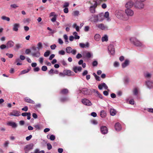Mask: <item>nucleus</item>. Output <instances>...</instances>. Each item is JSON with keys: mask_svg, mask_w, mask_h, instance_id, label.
<instances>
[{"mask_svg": "<svg viewBox=\"0 0 153 153\" xmlns=\"http://www.w3.org/2000/svg\"><path fill=\"white\" fill-rule=\"evenodd\" d=\"M69 5V4L68 2H65L63 6V7L66 8L68 7Z\"/></svg>", "mask_w": 153, "mask_h": 153, "instance_id": "54", "label": "nucleus"}, {"mask_svg": "<svg viewBox=\"0 0 153 153\" xmlns=\"http://www.w3.org/2000/svg\"><path fill=\"white\" fill-rule=\"evenodd\" d=\"M102 42H107L108 41V36L107 35H105L102 38Z\"/></svg>", "mask_w": 153, "mask_h": 153, "instance_id": "35", "label": "nucleus"}, {"mask_svg": "<svg viewBox=\"0 0 153 153\" xmlns=\"http://www.w3.org/2000/svg\"><path fill=\"white\" fill-rule=\"evenodd\" d=\"M92 55V53L90 52H87L85 53V57L88 58H91Z\"/></svg>", "mask_w": 153, "mask_h": 153, "instance_id": "33", "label": "nucleus"}, {"mask_svg": "<svg viewBox=\"0 0 153 153\" xmlns=\"http://www.w3.org/2000/svg\"><path fill=\"white\" fill-rule=\"evenodd\" d=\"M49 139L51 140H53L55 139V136L53 135H51L50 136Z\"/></svg>", "mask_w": 153, "mask_h": 153, "instance_id": "56", "label": "nucleus"}, {"mask_svg": "<svg viewBox=\"0 0 153 153\" xmlns=\"http://www.w3.org/2000/svg\"><path fill=\"white\" fill-rule=\"evenodd\" d=\"M21 48V45L19 44H17L15 45L14 47V49L18 50Z\"/></svg>", "mask_w": 153, "mask_h": 153, "instance_id": "42", "label": "nucleus"}, {"mask_svg": "<svg viewBox=\"0 0 153 153\" xmlns=\"http://www.w3.org/2000/svg\"><path fill=\"white\" fill-rule=\"evenodd\" d=\"M0 48L1 49H2V50H3L6 48H7V45H6L4 44L1 45L0 46Z\"/></svg>", "mask_w": 153, "mask_h": 153, "instance_id": "51", "label": "nucleus"}, {"mask_svg": "<svg viewBox=\"0 0 153 153\" xmlns=\"http://www.w3.org/2000/svg\"><path fill=\"white\" fill-rule=\"evenodd\" d=\"M79 13V11H75L74 12V16H78Z\"/></svg>", "mask_w": 153, "mask_h": 153, "instance_id": "55", "label": "nucleus"}, {"mask_svg": "<svg viewBox=\"0 0 153 153\" xmlns=\"http://www.w3.org/2000/svg\"><path fill=\"white\" fill-rule=\"evenodd\" d=\"M57 16H55L54 17H53L51 19V21L54 22L56 21V18L57 17Z\"/></svg>", "mask_w": 153, "mask_h": 153, "instance_id": "50", "label": "nucleus"}, {"mask_svg": "<svg viewBox=\"0 0 153 153\" xmlns=\"http://www.w3.org/2000/svg\"><path fill=\"white\" fill-rule=\"evenodd\" d=\"M64 72L65 73V75L72 76L74 75V73L70 70H65L64 71Z\"/></svg>", "mask_w": 153, "mask_h": 153, "instance_id": "17", "label": "nucleus"}, {"mask_svg": "<svg viewBox=\"0 0 153 153\" xmlns=\"http://www.w3.org/2000/svg\"><path fill=\"white\" fill-rule=\"evenodd\" d=\"M80 92H82L84 94H89L90 92L87 88H84L82 89L79 90Z\"/></svg>", "mask_w": 153, "mask_h": 153, "instance_id": "20", "label": "nucleus"}, {"mask_svg": "<svg viewBox=\"0 0 153 153\" xmlns=\"http://www.w3.org/2000/svg\"><path fill=\"white\" fill-rule=\"evenodd\" d=\"M90 10L91 13H95V8L93 6H91L90 8Z\"/></svg>", "mask_w": 153, "mask_h": 153, "instance_id": "34", "label": "nucleus"}, {"mask_svg": "<svg viewBox=\"0 0 153 153\" xmlns=\"http://www.w3.org/2000/svg\"><path fill=\"white\" fill-rule=\"evenodd\" d=\"M47 67L46 66H43L42 67V70L43 71H46L47 70Z\"/></svg>", "mask_w": 153, "mask_h": 153, "instance_id": "53", "label": "nucleus"}, {"mask_svg": "<svg viewBox=\"0 0 153 153\" xmlns=\"http://www.w3.org/2000/svg\"><path fill=\"white\" fill-rule=\"evenodd\" d=\"M110 114L112 116H114L116 114V111L114 109L111 108L110 110Z\"/></svg>", "mask_w": 153, "mask_h": 153, "instance_id": "31", "label": "nucleus"}, {"mask_svg": "<svg viewBox=\"0 0 153 153\" xmlns=\"http://www.w3.org/2000/svg\"><path fill=\"white\" fill-rule=\"evenodd\" d=\"M144 76L147 78H150L151 76V74L148 72L146 73L145 74Z\"/></svg>", "mask_w": 153, "mask_h": 153, "instance_id": "41", "label": "nucleus"}, {"mask_svg": "<svg viewBox=\"0 0 153 153\" xmlns=\"http://www.w3.org/2000/svg\"><path fill=\"white\" fill-rule=\"evenodd\" d=\"M7 125L11 126L13 128H16L17 127V124L14 122H9L7 123Z\"/></svg>", "mask_w": 153, "mask_h": 153, "instance_id": "25", "label": "nucleus"}, {"mask_svg": "<svg viewBox=\"0 0 153 153\" xmlns=\"http://www.w3.org/2000/svg\"><path fill=\"white\" fill-rule=\"evenodd\" d=\"M30 21V19L29 18L24 19L23 20L25 23H29Z\"/></svg>", "mask_w": 153, "mask_h": 153, "instance_id": "46", "label": "nucleus"}, {"mask_svg": "<svg viewBox=\"0 0 153 153\" xmlns=\"http://www.w3.org/2000/svg\"><path fill=\"white\" fill-rule=\"evenodd\" d=\"M31 55L33 57L39 58L41 54L39 51L37 50L36 52H32Z\"/></svg>", "mask_w": 153, "mask_h": 153, "instance_id": "12", "label": "nucleus"}, {"mask_svg": "<svg viewBox=\"0 0 153 153\" xmlns=\"http://www.w3.org/2000/svg\"><path fill=\"white\" fill-rule=\"evenodd\" d=\"M103 87L104 88L105 90H108V87L107 85L105 84V83L104 82H103L101 84H100L98 86V88L100 90H101L102 89V88Z\"/></svg>", "mask_w": 153, "mask_h": 153, "instance_id": "13", "label": "nucleus"}, {"mask_svg": "<svg viewBox=\"0 0 153 153\" xmlns=\"http://www.w3.org/2000/svg\"><path fill=\"white\" fill-rule=\"evenodd\" d=\"M92 64L93 66H96L98 65V63L97 61L95 60L92 62Z\"/></svg>", "mask_w": 153, "mask_h": 153, "instance_id": "52", "label": "nucleus"}, {"mask_svg": "<svg viewBox=\"0 0 153 153\" xmlns=\"http://www.w3.org/2000/svg\"><path fill=\"white\" fill-rule=\"evenodd\" d=\"M94 39L96 41H98L100 39V36L99 34H96L94 36Z\"/></svg>", "mask_w": 153, "mask_h": 153, "instance_id": "36", "label": "nucleus"}, {"mask_svg": "<svg viewBox=\"0 0 153 153\" xmlns=\"http://www.w3.org/2000/svg\"><path fill=\"white\" fill-rule=\"evenodd\" d=\"M21 114L20 111L15 110H13L12 112L10 114V116L18 117Z\"/></svg>", "mask_w": 153, "mask_h": 153, "instance_id": "10", "label": "nucleus"}, {"mask_svg": "<svg viewBox=\"0 0 153 153\" xmlns=\"http://www.w3.org/2000/svg\"><path fill=\"white\" fill-rule=\"evenodd\" d=\"M114 65L115 67H117L119 66V63L118 62L116 61L114 62Z\"/></svg>", "mask_w": 153, "mask_h": 153, "instance_id": "57", "label": "nucleus"}, {"mask_svg": "<svg viewBox=\"0 0 153 153\" xmlns=\"http://www.w3.org/2000/svg\"><path fill=\"white\" fill-rule=\"evenodd\" d=\"M10 7H11L13 8H16L18 7V6L17 5L15 4H11V5H10Z\"/></svg>", "mask_w": 153, "mask_h": 153, "instance_id": "63", "label": "nucleus"}, {"mask_svg": "<svg viewBox=\"0 0 153 153\" xmlns=\"http://www.w3.org/2000/svg\"><path fill=\"white\" fill-rule=\"evenodd\" d=\"M66 52L68 53H71L75 55L76 53V50L75 49H73L71 47H67L66 48Z\"/></svg>", "mask_w": 153, "mask_h": 153, "instance_id": "3", "label": "nucleus"}, {"mask_svg": "<svg viewBox=\"0 0 153 153\" xmlns=\"http://www.w3.org/2000/svg\"><path fill=\"white\" fill-rule=\"evenodd\" d=\"M1 19L2 20H5L8 22H9L10 21V18L9 17H6L4 16H2L1 17Z\"/></svg>", "mask_w": 153, "mask_h": 153, "instance_id": "37", "label": "nucleus"}, {"mask_svg": "<svg viewBox=\"0 0 153 153\" xmlns=\"http://www.w3.org/2000/svg\"><path fill=\"white\" fill-rule=\"evenodd\" d=\"M34 126V127L36 129H37L39 130L40 129L41 127L40 126V125L39 124L35 125Z\"/></svg>", "mask_w": 153, "mask_h": 153, "instance_id": "49", "label": "nucleus"}, {"mask_svg": "<svg viewBox=\"0 0 153 153\" xmlns=\"http://www.w3.org/2000/svg\"><path fill=\"white\" fill-rule=\"evenodd\" d=\"M44 59L43 57H40L39 59V61L40 63L41 64H42L43 62Z\"/></svg>", "mask_w": 153, "mask_h": 153, "instance_id": "62", "label": "nucleus"}, {"mask_svg": "<svg viewBox=\"0 0 153 153\" xmlns=\"http://www.w3.org/2000/svg\"><path fill=\"white\" fill-rule=\"evenodd\" d=\"M123 11L121 10H117L115 12L116 17L120 19H123Z\"/></svg>", "mask_w": 153, "mask_h": 153, "instance_id": "2", "label": "nucleus"}, {"mask_svg": "<svg viewBox=\"0 0 153 153\" xmlns=\"http://www.w3.org/2000/svg\"><path fill=\"white\" fill-rule=\"evenodd\" d=\"M146 85L147 87L151 89L153 87V82L152 81L148 80L146 82Z\"/></svg>", "mask_w": 153, "mask_h": 153, "instance_id": "19", "label": "nucleus"}, {"mask_svg": "<svg viewBox=\"0 0 153 153\" xmlns=\"http://www.w3.org/2000/svg\"><path fill=\"white\" fill-rule=\"evenodd\" d=\"M58 53L60 55H64L65 54V51L63 50L60 51L58 52Z\"/></svg>", "mask_w": 153, "mask_h": 153, "instance_id": "47", "label": "nucleus"}, {"mask_svg": "<svg viewBox=\"0 0 153 153\" xmlns=\"http://www.w3.org/2000/svg\"><path fill=\"white\" fill-rule=\"evenodd\" d=\"M82 69V67L80 66H75L73 67L72 70L75 73H76L78 71L80 72Z\"/></svg>", "mask_w": 153, "mask_h": 153, "instance_id": "18", "label": "nucleus"}, {"mask_svg": "<svg viewBox=\"0 0 153 153\" xmlns=\"http://www.w3.org/2000/svg\"><path fill=\"white\" fill-rule=\"evenodd\" d=\"M77 33L76 32H74L73 33V35L74 36V38L75 39H79V36L78 35Z\"/></svg>", "mask_w": 153, "mask_h": 153, "instance_id": "38", "label": "nucleus"}, {"mask_svg": "<svg viewBox=\"0 0 153 153\" xmlns=\"http://www.w3.org/2000/svg\"><path fill=\"white\" fill-rule=\"evenodd\" d=\"M134 6L136 8L140 9L143 8L144 5L142 2H140L139 1H138L135 2Z\"/></svg>", "mask_w": 153, "mask_h": 153, "instance_id": "4", "label": "nucleus"}, {"mask_svg": "<svg viewBox=\"0 0 153 153\" xmlns=\"http://www.w3.org/2000/svg\"><path fill=\"white\" fill-rule=\"evenodd\" d=\"M14 45V42L12 40L8 41L6 44L7 48H9L13 47Z\"/></svg>", "mask_w": 153, "mask_h": 153, "instance_id": "16", "label": "nucleus"}, {"mask_svg": "<svg viewBox=\"0 0 153 153\" xmlns=\"http://www.w3.org/2000/svg\"><path fill=\"white\" fill-rule=\"evenodd\" d=\"M56 47V46L55 44H53V45H52L50 46V48H51V49L52 50L55 49Z\"/></svg>", "mask_w": 153, "mask_h": 153, "instance_id": "58", "label": "nucleus"}, {"mask_svg": "<svg viewBox=\"0 0 153 153\" xmlns=\"http://www.w3.org/2000/svg\"><path fill=\"white\" fill-rule=\"evenodd\" d=\"M30 153H45L44 150L40 151L38 149H35L33 152H31Z\"/></svg>", "mask_w": 153, "mask_h": 153, "instance_id": "28", "label": "nucleus"}, {"mask_svg": "<svg viewBox=\"0 0 153 153\" xmlns=\"http://www.w3.org/2000/svg\"><path fill=\"white\" fill-rule=\"evenodd\" d=\"M82 102L83 104L87 106H90L92 105L91 102L88 100L86 99H82Z\"/></svg>", "mask_w": 153, "mask_h": 153, "instance_id": "9", "label": "nucleus"}, {"mask_svg": "<svg viewBox=\"0 0 153 153\" xmlns=\"http://www.w3.org/2000/svg\"><path fill=\"white\" fill-rule=\"evenodd\" d=\"M37 47H35V46H33L32 48V49L34 51H36L37 50L39 51L40 49H41L42 48V45L41 42H39L37 45Z\"/></svg>", "mask_w": 153, "mask_h": 153, "instance_id": "7", "label": "nucleus"}, {"mask_svg": "<svg viewBox=\"0 0 153 153\" xmlns=\"http://www.w3.org/2000/svg\"><path fill=\"white\" fill-rule=\"evenodd\" d=\"M50 52L49 51H47L44 53V56L45 57H48L50 54Z\"/></svg>", "mask_w": 153, "mask_h": 153, "instance_id": "43", "label": "nucleus"}, {"mask_svg": "<svg viewBox=\"0 0 153 153\" xmlns=\"http://www.w3.org/2000/svg\"><path fill=\"white\" fill-rule=\"evenodd\" d=\"M93 17V21L94 22H98V16L97 15H93L92 16Z\"/></svg>", "mask_w": 153, "mask_h": 153, "instance_id": "29", "label": "nucleus"}, {"mask_svg": "<svg viewBox=\"0 0 153 153\" xmlns=\"http://www.w3.org/2000/svg\"><path fill=\"white\" fill-rule=\"evenodd\" d=\"M100 131L103 134H105L108 133V129L107 127L105 126H102L100 128Z\"/></svg>", "mask_w": 153, "mask_h": 153, "instance_id": "14", "label": "nucleus"}, {"mask_svg": "<svg viewBox=\"0 0 153 153\" xmlns=\"http://www.w3.org/2000/svg\"><path fill=\"white\" fill-rule=\"evenodd\" d=\"M98 16V21H102L104 19V15L103 13H101L97 15Z\"/></svg>", "mask_w": 153, "mask_h": 153, "instance_id": "26", "label": "nucleus"}, {"mask_svg": "<svg viewBox=\"0 0 153 153\" xmlns=\"http://www.w3.org/2000/svg\"><path fill=\"white\" fill-rule=\"evenodd\" d=\"M133 93L134 95H137L138 94L137 89V88H135L133 91Z\"/></svg>", "mask_w": 153, "mask_h": 153, "instance_id": "45", "label": "nucleus"}, {"mask_svg": "<svg viewBox=\"0 0 153 153\" xmlns=\"http://www.w3.org/2000/svg\"><path fill=\"white\" fill-rule=\"evenodd\" d=\"M125 13L128 17L132 16L134 15L133 11L130 9H126L125 10Z\"/></svg>", "mask_w": 153, "mask_h": 153, "instance_id": "5", "label": "nucleus"}, {"mask_svg": "<svg viewBox=\"0 0 153 153\" xmlns=\"http://www.w3.org/2000/svg\"><path fill=\"white\" fill-rule=\"evenodd\" d=\"M134 5L133 2L131 1L128 2L125 5V7L126 9H130Z\"/></svg>", "mask_w": 153, "mask_h": 153, "instance_id": "15", "label": "nucleus"}, {"mask_svg": "<svg viewBox=\"0 0 153 153\" xmlns=\"http://www.w3.org/2000/svg\"><path fill=\"white\" fill-rule=\"evenodd\" d=\"M34 147V145L32 144H30L26 145L24 148V150L25 152H29L33 149Z\"/></svg>", "mask_w": 153, "mask_h": 153, "instance_id": "6", "label": "nucleus"}, {"mask_svg": "<svg viewBox=\"0 0 153 153\" xmlns=\"http://www.w3.org/2000/svg\"><path fill=\"white\" fill-rule=\"evenodd\" d=\"M89 43L87 42L86 44H85L83 43H80L79 44V46L80 47L82 48H88L89 47Z\"/></svg>", "mask_w": 153, "mask_h": 153, "instance_id": "22", "label": "nucleus"}, {"mask_svg": "<svg viewBox=\"0 0 153 153\" xmlns=\"http://www.w3.org/2000/svg\"><path fill=\"white\" fill-rule=\"evenodd\" d=\"M47 149L48 150H50L52 148V146L51 144L50 143H48L47 144Z\"/></svg>", "mask_w": 153, "mask_h": 153, "instance_id": "48", "label": "nucleus"}, {"mask_svg": "<svg viewBox=\"0 0 153 153\" xmlns=\"http://www.w3.org/2000/svg\"><path fill=\"white\" fill-rule=\"evenodd\" d=\"M108 50L109 52L111 55H114L115 53L114 48L113 45L110 44L108 47Z\"/></svg>", "mask_w": 153, "mask_h": 153, "instance_id": "8", "label": "nucleus"}, {"mask_svg": "<svg viewBox=\"0 0 153 153\" xmlns=\"http://www.w3.org/2000/svg\"><path fill=\"white\" fill-rule=\"evenodd\" d=\"M20 27V25L19 23H15L13 25V31L17 32L18 31L19 28Z\"/></svg>", "mask_w": 153, "mask_h": 153, "instance_id": "21", "label": "nucleus"}, {"mask_svg": "<svg viewBox=\"0 0 153 153\" xmlns=\"http://www.w3.org/2000/svg\"><path fill=\"white\" fill-rule=\"evenodd\" d=\"M32 137V136L31 135H30L29 136L27 137L26 138V139L28 141Z\"/></svg>", "mask_w": 153, "mask_h": 153, "instance_id": "64", "label": "nucleus"}, {"mask_svg": "<svg viewBox=\"0 0 153 153\" xmlns=\"http://www.w3.org/2000/svg\"><path fill=\"white\" fill-rule=\"evenodd\" d=\"M100 115L102 118L105 117L106 115V112L104 110L101 111L100 112Z\"/></svg>", "mask_w": 153, "mask_h": 153, "instance_id": "30", "label": "nucleus"}, {"mask_svg": "<svg viewBox=\"0 0 153 153\" xmlns=\"http://www.w3.org/2000/svg\"><path fill=\"white\" fill-rule=\"evenodd\" d=\"M109 13L108 12H106L105 13L104 15V17H105L107 18V20L108 21L110 20V19L109 18Z\"/></svg>", "mask_w": 153, "mask_h": 153, "instance_id": "32", "label": "nucleus"}, {"mask_svg": "<svg viewBox=\"0 0 153 153\" xmlns=\"http://www.w3.org/2000/svg\"><path fill=\"white\" fill-rule=\"evenodd\" d=\"M97 27L100 29L102 30H106L108 29V27L106 25H105L103 24H101L97 25Z\"/></svg>", "mask_w": 153, "mask_h": 153, "instance_id": "11", "label": "nucleus"}, {"mask_svg": "<svg viewBox=\"0 0 153 153\" xmlns=\"http://www.w3.org/2000/svg\"><path fill=\"white\" fill-rule=\"evenodd\" d=\"M25 101L27 103L31 104H35V102L28 97H26L24 99Z\"/></svg>", "mask_w": 153, "mask_h": 153, "instance_id": "27", "label": "nucleus"}, {"mask_svg": "<svg viewBox=\"0 0 153 153\" xmlns=\"http://www.w3.org/2000/svg\"><path fill=\"white\" fill-rule=\"evenodd\" d=\"M6 55L7 56H8V57L9 58H12L13 57V55L12 54H9V53H6Z\"/></svg>", "mask_w": 153, "mask_h": 153, "instance_id": "59", "label": "nucleus"}, {"mask_svg": "<svg viewBox=\"0 0 153 153\" xmlns=\"http://www.w3.org/2000/svg\"><path fill=\"white\" fill-rule=\"evenodd\" d=\"M114 127L115 130L117 131L120 130L122 128L121 125L119 123H117L115 124Z\"/></svg>", "mask_w": 153, "mask_h": 153, "instance_id": "23", "label": "nucleus"}, {"mask_svg": "<svg viewBox=\"0 0 153 153\" xmlns=\"http://www.w3.org/2000/svg\"><path fill=\"white\" fill-rule=\"evenodd\" d=\"M68 93V90L67 89H64L62 90L60 92L61 94H65Z\"/></svg>", "mask_w": 153, "mask_h": 153, "instance_id": "39", "label": "nucleus"}, {"mask_svg": "<svg viewBox=\"0 0 153 153\" xmlns=\"http://www.w3.org/2000/svg\"><path fill=\"white\" fill-rule=\"evenodd\" d=\"M129 64V61L128 59H126L122 64V66L123 68H124L128 66Z\"/></svg>", "mask_w": 153, "mask_h": 153, "instance_id": "24", "label": "nucleus"}, {"mask_svg": "<svg viewBox=\"0 0 153 153\" xmlns=\"http://www.w3.org/2000/svg\"><path fill=\"white\" fill-rule=\"evenodd\" d=\"M82 55L79 53H78L76 56V57L77 59H80V58H81L82 57Z\"/></svg>", "mask_w": 153, "mask_h": 153, "instance_id": "60", "label": "nucleus"}, {"mask_svg": "<svg viewBox=\"0 0 153 153\" xmlns=\"http://www.w3.org/2000/svg\"><path fill=\"white\" fill-rule=\"evenodd\" d=\"M88 74V71L87 70H85L82 73V75L83 76L86 75Z\"/></svg>", "mask_w": 153, "mask_h": 153, "instance_id": "61", "label": "nucleus"}, {"mask_svg": "<svg viewBox=\"0 0 153 153\" xmlns=\"http://www.w3.org/2000/svg\"><path fill=\"white\" fill-rule=\"evenodd\" d=\"M69 100V99L67 97H64L61 98L60 99V101L61 102H63L68 101Z\"/></svg>", "mask_w": 153, "mask_h": 153, "instance_id": "40", "label": "nucleus"}, {"mask_svg": "<svg viewBox=\"0 0 153 153\" xmlns=\"http://www.w3.org/2000/svg\"><path fill=\"white\" fill-rule=\"evenodd\" d=\"M30 71V70L28 69L27 70H24L22 71L21 72V74H23L28 72Z\"/></svg>", "mask_w": 153, "mask_h": 153, "instance_id": "44", "label": "nucleus"}, {"mask_svg": "<svg viewBox=\"0 0 153 153\" xmlns=\"http://www.w3.org/2000/svg\"><path fill=\"white\" fill-rule=\"evenodd\" d=\"M131 42L137 47H142L143 44L135 37H131L130 39Z\"/></svg>", "mask_w": 153, "mask_h": 153, "instance_id": "1", "label": "nucleus"}]
</instances>
